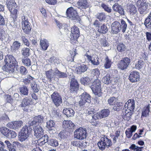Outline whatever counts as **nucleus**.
<instances>
[{"label":"nucleus","instance_id":"f8f14e48","mask_svg":"<svg viewBox=\"0 0 151 151\" xmlns=\"http://www.w3.org/2000/svg\"><path fill=\"white\" fill-rule=\"evenodd\" d=\"M44 119L43 117L41 115H39L35 116L32 121H29V124L30 126H33L38 124L39 125L40 123L43 122Z\"/></svg>","mask_w":151,"mask_h":151},{"label":"nucleus","instance_id":"49530a36","mask_svg":"<svg viewBox=\"0 0 151 151\" xmlns=\"http://www.w3.org/2000/svg\"><path fill=\"white\" fill-rule=\"evenodd\" d=\"M22 61L23 64L26 66H29L31 65L30 59L27 57L22 58Z\"/></svg>","mask_w":151,"mask_h":151},{"label":"nucleus","instance_id":"4c0bfd02","mask_svg":"<svg viewBox=\"0 0 151 151\" xmlns=\"http://www.w3.org/2000/svg\"><path fill=\"white\" fill-rule=\"evenodd\" d=\"M91 81L90 78L87 77L82 78L80 80V82L81 83L84 85H89L91 83Z\"/></svg>","mask_w":151,"mask_h":151},{"label":"nucleus","instance_id":"e433bc0d","mask_svg":"<svg viewBox=\"0 0 151 151\" xmlns=\"http://www.w3.org/2000/svg\"><path fill=\"white\" fill-rule=\"evenodd\" d=\"M55 123L53 121L49 120L47 122V127L49 130L54 131Z\"/></svg>","mask_w":151,"mask_h":151},{"label":"nucleus","instance_id":"bf43d9fd","mask_svg":"<svg viewBox=\"0 0 151 151\" xmlns=\"http://www.w3.org/2000/svg\"><path fill=\"white\" fill-rule=\"evenodd\" d=\"M19 69L20 73L22 75H26L27 73V71L26 68L24 66H21Z\"/></svg>","mask_w":151,"mask_h":151},{"label":"nucleus","instance_id":"39448f33","mask_svg":"<svg viewBox=\"0 0 151 151\" xmlns=\"http://www.w3.org/2000/svg\"><path fill=\"white\" fill-rule=\"evenodd\" d=\"M74 135L75 138L80 140L86 139L87 137L86 129L82 128L77 129L74 132Z\"/></svg>","mask_w":151,"mask_h":151},{"label":"nucleus","instance_id":"8fccbe9b","mask_svg":"<svg viewBox=\"0 0 151 151\" xmlns=\"http://www.w3.org/2000/svg\"><path fill=\"white\" fill-rule=\"evenodd\" d=\"M143 147H139L134 144H132L129 147V149L133 151H142Z\"/></svg>","mask_w":151,"mask_h":151},{"label":"nucleus","instance_id":"f257e3e1","mask_svg":"<svg viewBox=\"0 0 151 151\" xmlns=\"http://www.w3.org/2000/svg\"><path fill=\"white\" fill-rule=\"evenodd\" d=\"M6 65L3 67V70L8 73L14 72L17 70L16 67L17 63L16 59L12 55H8L5 56L4 59Z\"/></svg>","mask_w":151,"mask_h":151},{"label":"nucleus","instance_id":"e2e57ef3","mask_svg":"<svg viewBox=\"0 0 151 151\" xmlns=\"http://www.w3.org/2000/svg\"><path fill=\"white\" fill-rule=\"evenodd\" d=\"M87 103L85 100L81 98L79 102V105L81 107H84L85 104Z\"/></svg>","mask_w":151,"mask_h":151},{"label":"nucleus","instance_id":"603ef678","mask_svg":"<svg viewBox=\"0 0 151 151\" xmlns=\"http://www.w3.org/2000/svg\"><path fill=\"white\" fill-rule=\"evenodd\" d=\"M48 144L52 146H57L58 145V142L57 140L53 139H50Z\"/></svg>","mask_w":151,"mask_h":151},{"label":"nucleus","instance_id":"0e129e2a","mask_svg":"<svg viewBox=\"0 0 151 151\" xmlns=\"http://www.w3.org/2000/svg\"><path fill=\"white\" fill-rule=\"evenodd\" d=\"M65 136V132L64 130L61 131L58 134V137L61 139L64 138Z\"/></svg>","mask_w":151,"mask_h":151},{"label":"nucleus","instance_id":"4d7b16f0","mask_svg":"<svg viewBox=\"0 0 151 151\" xmlns=\"http://www.w3.org/2000/svg\"><path fill=\"white\" fill-rule=\"evenodd\" d=\"M31 86L34 92L37 93L39 89L35 82L32 83L31 84Z\"/></svg>","mask_w":151,"mask_h":151},{"label":"nucleus","instance_id":"774afa93","mask_svg":"<svg viewBox=\"0 0 151 151\" xmlns=\"http://www.w3.org/2000/svg\"><path fill=\"white\" fill-rule=\"evenodd\" d=\"M100 41L101 45L104 47L108 46L109 45L108 43L105 39H101Z\"/></svg>","mask_w":151,"mask_h":151},{"label":"nucleus","instance_id":"c85d7f7f","mask_svg":"<svg viewBox=\"0 0 151 151\" xmlns=\"http://www.w3.org/2000/svg\"><path fill=\"white\" fill-rule=\"evenodd\" d=\"M127 9L129 12L133 15L137 12V9L135 6L132 4H128L127 6Z\"/></svg>","mask_w":151,"mask_h":151},{"label":"nucleus","instance_id":"473e14b6","mask_svg":"<svg viewBox=\"0 0 151 151\" xmlns=\"http://www.w3.org/2000/svg\"><path fill=\"white\" fill-rule=\"evenodd\" d=\"M32 130V129L30 127V126L25 125L21 130L20 133L30 135L31 131Z\"/></svg>","mask_w":151,"mask_h":151},{"label":"nucleus","instance_id":"0eeeda50","mask_svg":"<svg viewBox=\"0 0 151 151\" xmlns=\"http://www.w3.org/2000/svg\"><path fill=\"white\" fill-rule=\"evenodd\" d=\"M66 14L67 17L71 19L76 20L79 18L76 9L72 7H70L67 9Z\"/></svg>","mask_w":151,"mask_h":151},{"label":"nucleus","instance_id":"09e8293b","mask_svg":"<svg viewBox=\"0 0 151 151\" xmlns=\"http://www.w3.org/2000/svg\"><path fill=\"white\" fill-rule=\"evenodd\" d=\"M144 61L142 60H139L137 63L135 64V68L138 69H140L144 66Z\"/></svg>","mask_w":151,"mask_h":151},{"label":"nucleus","instance_id":"37998d69","mask_svg":"<svg viewBox=\"0 0 151 151\" xmlns=\"http://www.w3.org/2000/svg\"><path fill=\"white\" fill-rule=\"evenodd\" d=\"M9 130L5 127H2L0 128V132L4 136L7 137Z\"/></svg>","mask_w":151,"mask_h":151},{"label":"nucleus","instance_id":"052dcab7","mask_svg":"<svg viewBox=\"0 0 151 151\" xmlns=\"http://www.w3.org/2000/svg\"><path fill=\"white\" fill-rule=\"evenodd\" d=\"M21 38L24 45L27 46H29V42L28 39L26 38V37L25 36L22 35L21 36Z\"/></svg>","mask_w":151,"mask_h":151},{"label":"nucleus","instance_id":"b1692460","mask_svg":"<svg viewBox=\"0 0 151 151\" xmlns=\"http://www.w3.org/2000/svg\"><path fill=\"white\" fill-rule=\"evenodd\" d=\"M21 44L19 42L15 41L11 47V49L12 52H15L21 46Z\"/></svg>","mask_w":151,"mask_h":151},{"label":"nucleus","instance_id":"79ce46f5","mask_svg":"<svg viewBox=\"0 0 151 151\" xmlns=\"http://www.w3.org/2000/svg\"><path fill=\"white\" fill-rule=\"evenodd\" d=\"M45 75L47 78L51 81V79L53 78L55 75L54 71L52 72V69H50L49 70L45 71Z\"/></svg>","mask_w":151,"mask_h":151},{"label":"nucleus","instance_id":"c756f323","mask_svg":"<svg viewBox=\"0 0 151 151\" xmlns=\"http://www.w3.org/2000/svg\"><path fill=\"white\" fill-rule=\"evenodd\" d=\"M40 45L42 49L43 50H47L49 46L48 41L46 39L41 40L40 41Z\"/></svg>","mask_w":151,"mask_h":151},{"label":"nucleus","instance_id":"cd10ccee","mask_svg":"<svg viewBox=\"0 0 151 151\" xmlns=\"http://www.w3.org/2000/svg\"><path fill=\"white\" fill-rule=\"evenodd\" d=\"M55 75L56 76L59 78H65L67 77V75L66 73L62 72L59 71L58 69L56 68L54 70Z\"/></svg>","mask_w":151,"mask_h":151},{"label":"nucleus","instance_id":"ea45409f","mask_svg":"<svg viewBox=\"0 0 151 151\" xmlns=\"http://www.w3.org/2000/svg\"><path fill=\"white\" fill-rule=\"evenodd\" d=\"M74 124L70 120H64L63 122V126L64 128H66L69 127H73L74 126Z\"/></svg>","mask_w":151,"mask_h":151},{"label":"nucleus","instance_id":"4468645a","mask_svg":"<svg viewBox=\"0 0 151 151\" xmlns=\"http://www.w3.org/2000/svg\"><path fill=\"white\" fill-rule=\"evenodd\" d=\"M4 143L9 151H16L17 147L20 144L19 143L17 142H14L12 144L8 140L5 141Z\"/></svg>","mask_w":151,"mask_h":151},{"label":"nucleus","instance_id":"dca6fc26","mask_svg":"<svg viewBox=\"0 0 151 151\" xmlns=\"http://www.w3.org/2000/svg\"><path fill=\"white\" fill-rule=\"evenodd\" d=\"M120 23L118 21H115L111 25V32L112 33L116 34L120 32Z\"/></svg>","mask_w":151,"mask_h":151},{"label":"nucleus","instance_id":"412c9836","mask_svg":"<svg viewBox=\"0 0 151 151\" xmlns=\"http://www.w3.org/2000/svg\"><path fill=\"white\" fill-rule=\"evenodd\" d=\"M88 59L91 61V63L94 65H98L99 64V58L97 55H93L92 56L87 55H86Z\"/></svg>","mask_w":151,"mask_h":151},{"label":"nucleus","instance_id":"ddd939ff","mask_svg":"<svg viewBox=\"0 0 151 151\" xmlns=\"http://www.w3.org/2000/svg\"><path fill=\"white\" fill-rule=\"evenodd\" d=\"M71 38L75 40H77L80 36L79 29L78 27L74 26L71 29Z\"/></svg>","mask_w":151,"mask_h":151},{"label":"nucleus","instance_id":"a211bd4d","mask_svg":"<svg viewBox=\"0 0 151 151\" xmlns=\"http://www.w3.org/2000/svg\"><path fill=\"white\" fill-rule=\"evenodd\" d=\"M32 103V100L31 99L27 97H25L22 100V103L20 105L21 107H23V108L24 111H26L27 109H25V107L27 106L30 105Z\"/></svg>","mask_w":151,"mask_h":151},{"label":"nucleus","instance_id":"5701e85b","mask_svg":"<svg viewBox=\"0 0 151 151\" xmlns=\"http://www.w3.org/2000/svg\"><path fill=\"white\" fill-rule=\"evenodd\" d=\"M148 4L146 2L143 3L141 5L139 9L140 13L141 14L145 15L148 12L149 9H148Z\"/></svg>","mask_w":151,"mask_h":151},{"label":"nucleus","instance_id":"5fc2aeb1","mask_svg":"<svg viewBox=\"0 0 151 151\" xmlns=\"http://www.w3.org/2000/svg\"><path fill=\"white\" fill-rule=\"evenodd\" d=\"M8 134V136H7L8 138L9 139L14 138L16 137L17 136V133L14 131L9 130Z\"/></svg>","mask_w":151,"mask_h":151},{"label":"nucleus","instance_id":"de8ad7c7","mask_svg":"<svg viewBox=\"0 0 151 151\" xmlns=\"http://www.w3.org/2000/svg\"><path fill=\"white\" fill-rule=\"evenodd\" d=\"M105 62L104 64V67L106 69H108L111 67V62L110 60L107 57L105 59Z\"/></svg>","mask_w":151,"mask_h":151},{"label":"nucleus","instance_id":"20e7f679","mask_svg":"<svg viewBox=\"0 0 151 151\" xmlns=\"http://www.w3.org/2000/svg\"><path fill=\"white\" fill-rule=\"evenodd\" d=\"M22 27L24 32L26 34H29L31 31V24L28 22V18L25 16L22 17Z\"/></svg>","mask_w":151,"mask_h":151},{"label":"nucleus","instance_id":"c9c22d12","mask_svg":"<svg viewBox=\"0 0 151 151\" xmlns=\"http://www.w3.org/2000/svg\"><path fill=\"white\" fill-rule=\"evenodd\" d=\"M81 98L85 100L88 103L91 102V97L89 94L86 92H84L81 95Z\"/></svg>","mask_w":151,"mask_h":151},{"label":"nucleus","instance_id":"7c9ffc66","mask_svg":"<svg viewBox=\"0 0 151 151\" xmlns=\"http://www.w3.org/2000/svg\"><path fill=\"white\" fill-rule=\"evenodd\" d=\"M108 29L106 26V25L105 24H103L99 28H97V31L98 32L105 34L108 31Z\"/></svg>","mask_w":151,"mask_h":151},{"label":"nucleus","instance_id":"9b49d317","mask_svg":"<svg viewBox=\"0 0 151 151\" xmlns=\"http://www.w3.org/2000/svg\"><path fill=\"white\" fill-rule=\"evenodd\" d=\"M135 108V101L133 99L128 100L125 104L123 108L127 109V110L134 111Z\"/></svg>","mask_w":151,"mask_h":151},{"label":"nucleus","instance_id":"58836bf2","mask_svg":"<svg viewBox=\"0 0 151 151\" xmlns=\"http://www.w3.org/2000/svg\"><path fill=\"white\" fill-rule=\"evenodd\" d=\"M51 116L54 118H60L61 114L58 110H56L55 108H53L52 110Z\"/></svg>","mask_w":151,"mask_h":151},{"label":"nucleus","instance_id":"393cba45","mask_svg":"<svg viewBox=\"0 0 151 151\" xmlns=\"http://www.w3.org/2000/svg\"><path fill=\"white\" fill-rule=\"evenodd\" d=\"M63 112L68 117L73 116L75 113L73 110L70 108L64 109L63 110Z\"/></svg>","mask_w":151,"mask_h":151},{"label":"nucleus","instance_id":"9d476101","mask_svg":"<svg viewBox=\"0 0 151 151\" xmlns=\"http://www.w3.org/2000/svg\"><path fill=\"white\" fill-rule=\"evenodd\" d=\"M110 113V110L107 109H104L99 112L96 116L95 114L92 116L93 118L95 119H101L103 118H106L109 115Z\"/></svg>","mask_w":151,"mask_h":151},{"label":"nucleus","instance_id":"a19ab883","mask_svg":"<svg viewBox=\"0 0 151 151\" xmlns=\"http://www.w3.org/2000/svg\"><path fill=\"white\" fill-rule=\"evenodd\" d=\"M121 26L120 27V29L123 33H124L126 31L127 28V24L126 22L123 19H122L120 23Z\"/></svg>","mask_w":151,"mask_h":151},{"label":"nucleus","instance_id":"bb28decb","mask_svg":"<svg viewBox=\"0 0 151 151\" xmlns=\"http://www.w3.org/2000/svg\"><path fill=\"white\" fill-rule=\"evenodd\" d=\"M87 69V68L86 66L83 64L77 67L76 68L75 70L77 74H80L86 71Z\"/></svg>","mask_w":151,"mask_h":151},{"label":"nucleus","instance_id":"3c124183","mask_svg":"<svg viewBox=\"0 0 151 151\" xmlns=\"http://www.w3.org/2000/svg\"><path fill=\"white\" fill-rule=\"evenodd\" d=\"M29 48L24 47L22 49L21 52L23 55L27 57L29 55Z\"/></svg>","mask_w":151,"mask_h":151},{"label":"nucleus","instance_id":"a18cd8bd","mask_svg":"<svg viewBox=\"0 0 151 151\" xmlns=\"http://www.w3.org/2000/svg\"><path fill=\"white\" fill-rule=\"evenodd\" d=\"M19 92L22 95H27L28 94V90L27 87L25 86H23L19 88Z\"/></svg>","mask_w":151,"mask_h":151},{"label":"nucleus","instance_id":"6e6d98bb","mask_svg":"<svg viewBox=\"0 0 151 151\" xmlns=\"http://www.w3.org/2000/svg\"><path fill=\"white\" fill-rule=\"evenodd\" d=\"M101 7L104 9V11L108 13L111 12L112 9L110 7H109L107 5L104 4L102 3L101 4Z\"/></svg>","mask_w":151,"mask_h":151},{"label":"nucleus","instance_id":"f3484780","mask_svg":"<svg viewBox=\"0 0 151 151\" xmlns=\"http://www.w3.org/2000/svg\"><path fill=\"white\" fill-rule=\"evenodd\" d=\"M34 135L37 138L41 137L43 134V131L39 125L36 126L34 128Z\"/></svg>","mask_w":151,"mask_h":151},{"label":"nucleus","instance_id":"f704fd0d","mask_svg":"<svg viewBox=\"0 0 151 151\" xmlns=\"http://www.w3.org/2000/svg\"><path fill=\"white\" fill-rule=\"evenodd\" d=\"M124 107L123 104L121 102H117L114 106L113 109L114 111H118L122 110Z\"/></svg>","mask_w":151,"mask_h":151},{"label":"nucleus","instance_id":"7ed1b4c3","mask_svg":"<svg viewBox=\"0 0 151 151\" xmlns=\"http://www.w3.org/2000/svg\"><path fill=\"white\" fill-rule=\"evenodd\" d=\"M93 93L96 97H100L102 95L101 91V82L100 80L96 79L92 83L90 86Z\"/></svg>","mask_w":151,"mask_h":151},{"label":"nucleus","instance_id":"a878e982","mask_svg":"<svg viewBox=\"0 0 151 151\" xmlns=\"http://www.w3.org/2000/svg\"><path fill=\"white\" fill-rule=\"evenodd\" d=\"M150 104H148L147 106H145L142 109L141 117H147L148 116L150 112Z\"/></svg>","mask_w":151,"mask_h":151},{"label":"nucleus","instance_id":"aec40b11","mask_svg":"<svg viewBox=\"0 0 151 151\" xmlns=\"http://www.w3.org/2000/svg\"><path fill=\"white\" fill-rule=\"evenodd\" d=\"M77 5V8L80 9H86L88 6L87 0H79Z\"/></svg>","mask_w":151,"mask_h":151},{"label":"nucleus","instance_id":"2f4dec72","mask_svg":"<svg viewBox=\"0 0 151 151\" xmlns=\"http://www.w3.org/2000/svg\"><path fill=\"white\" fill-rule=\"evenodd\" d=\"M29 135H30L26 134L19 133V140L21 142L27 140L30 138Z\"/></svg>","mask_w":151,"mask_h":151},{"label":"nucleus","instance_id":"680f3d73","mask_svg":"<svg viewBox=\"0 0 151 151\" xmlns=\"http://www.w3.org/2000/svg\"><path fill=\"white\" fill-rule=\"evenodd\" d=\"M1 122L3 121H8L9 120V118L8 116L4 114L1 117H0Z\"/></svg>","mask_w":151,"mask_h":151},{"label":"nucleus","instance_id":"2eb2a0df","mask_svg":"<svg viewBox=\"0 0 151 151\" xmlns=\"http://www.w3.org/2000/svg\"><path fill=\"white\" fill-rule=\"evenodd\" d=\"M129 79L132 83H135L139 81V73L137 71L132 72L129 77Z\"/></svg>","mask_w":151,"mask_h":151},{"label":"nucleus","instance_id":"6e6552de","mask_svg":"<svg viewBox=\"0 0 151 151\" xmlns=\"http://www.w3.org/2000/svg\"><path fill=\"white\" fill-rule=\"evenodd\" d=\"M7 3V2H6ZM7 7L11 14L16 17L17 10L16 9L17 5L14 0H10L9 2L7 1Z\"/></svg>","mask_w":151,"mask_h":151},{"label":"nucleus","instance_id":"c03bdc74","mask_svg":"<svg viewBox=\"0 0 151 151\" xmlns=\"http://www.w3.org/2000/svg\"><path fill=\"white\" fill-rule=\"evenodd\" d=\"M106 16L105 14L103 12L98 13L96 15L97 18L100 21H102L105 20L106 19Z\"/></svg>","mask_w":151,"mask_h":151},{"label":"nucleus","instance_id":"72a5a7b5","mask_svg":"<svg viewBox=\"0 0 151 151\" xmlns=\"http://www.w3.org/2000/svg\"><path fill=\"white\" fill-rule=\"evenodd\" d=\"M102 81L104 84H109L111 83L112 80L109 74H107L102 79Z\"/></svg>","mask_w":151,"mask_h":151},{"label":"nucleus","instance_id":"423d86ee","mask_svg":"<svg viewBox=\"0 0 151 151\" xmlns=\"http://www.w3.org/2000/svg\"><path fill=\"white\" fill-rule=\"evenodd\" d=\"M52 102L57 107L60 106L63 103L62 97L59 93L56 91L54 92L51 95Z\"/></svg>","mask_w":151,"mask_h":151},{"label":"nucleus","instance_id":"6ab92c4d","mask_svg":"<svg viewBox=\"0 0 151 151\" xmlns=\"http://www.w3.org/2000/svg\"><path fill=\"white\" fill-rule=\"evenodd\" d=\"M78 83L77 81L74 79H72L70 86V92H76L78 89Z\"/></svg>","mask_w":151,"mask_h":151},{"label":"nucleus","instance_id":"1a4fd4ad","mask_svg":"<svg viewBox=\"0 0 151 151\" xmlns=\"http://www.w3.org/2000/svg\"><path fill=\"white\" fill-rule=\"evenodd\" d=\"M131 62L129 58L125 57L123 58L119 61L118 67L121 70H124L127 68Z\"/></svg>","mask_w":151,"mask_h":151},{"label":"nucleus","instance_id":"f03ea898","mask_svg":"<svg viewBox=\"0 0 151 151\" xmlns=\"http://www.w3.org/2000/svg\"><path fill=\"white\" fill-rule=\"evenodd\" d=\"M97 145L100 150H103L106 148H108L112 145V142L108 137L105 135H103L101 137L100 141L97 143Z\"/></svg>","mask_w":151,"mask_h":151},{"label":"nucleus","instance_id":"338daca9","mask_svg":"<svg viewBox=\"0 0 151 151\" xmlns=\"http://www.w3.org/2000/svg\"><path fill=\"white\" fill-rule=\"evenodd\" d=\"M115 99V97H111L108 100V104L110 105H113Z\"/></svg>","mask_w":151,"mask_h":151},{"label":"nucleus","instance_id":"69168bd1","mask_svg":"<svg viewBox=\"0 0 151 151\" xmlns=\"http://www.w3.org/2000/svg\"><path fill=\"white\" fill-rule=\"evenodd\" d=\"M121 6L118 4H115L112 6V9L115 12H118V10Z\"/></svg>","mask_w":151,"mask_h":151},{"label":"nucleus","instance_id":"13d9d810","mask_svg":"<svg viewBox=\"0 0 151 151\" xmlns=\"http://www.w3.org/2000/svg\"><path fill=\"white\" fill-rule=\"evenodd\" d=\"M6 35L3 30H0V40L2 41L5 40L6 38Z\"/></svg>","mask_w":151,"mask_h":151},{"label":"nucleus","instance_id":"864d4df0","mask_svg":"<svg viewBox=\"0 0 151 151\" xmlns=\"http://www.w3.org/2000/svg\"><path fill=\"white\" fill-rule=\"evenodd\" d=\"M117 49L119 51L122 52L124 51L126 48L124 44L123 43H120L117 45Z\"/></svg>","mask_w":151,"mask_h":151},{"label":"nucleus","instance_id":"4be33fe9","mask_svg":"<svg viewBox=\"0 0 151 151\" xmlns=\"http://www.w3.org/2000/svg\"><path fill=\"white\" fill-rule=\"evenodd\" d=\"M134 112L127 110V109H124L123 108L122 109L123 116H124V119L127 120H129L131 117L132 114Z\"/></svg>","mask_w":151,"mask_h":151}]
</instances>
